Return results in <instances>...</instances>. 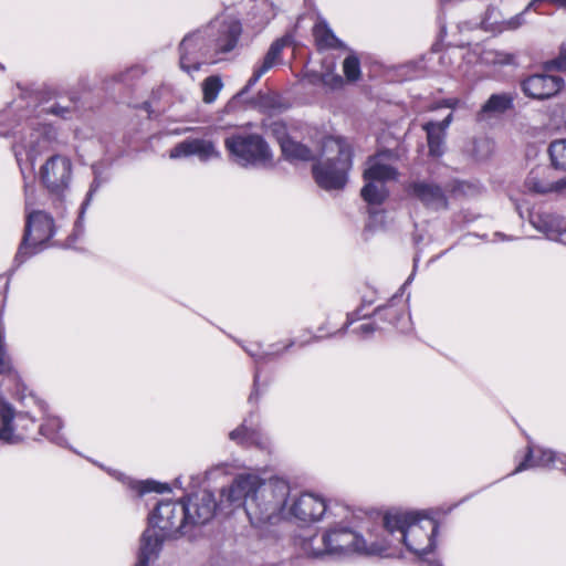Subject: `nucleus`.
Listing matches in <instances>:
<instances>
[{
	"label": "nucleus",
	"instance_id": "1",
	"mask_svg": "<svg viewBox=\"0 0 566 566\" xmlns=\"http://www.w3.org/2000/svg\"><path fill=\"white\" fill-rule=\"evenodd\" d=\"M381 521L386 532L399 534L410 553L424 556L436 548L439 523L427 511L392 507L384 512Z\"/></svg>",
	"mask_w": 566,
	"mask_h": 566
},
{
	"label": "nucleus",
	"instance_id": "2",
	"mask_svg": "<svg viewBox=\"0 0 566 566\" xmlns=\"http://www.w3.org/2000/svg\"><path fill=\"white\" fill-rule=\"evenodd\" d=\"M323 155L326 161L313 166L315 181L325 190L343 189L353 165L350 145L340 137H328L323 143Z\"/></svg>",
	"mask_w": 566,
	"mask_h": 566
},
{
	"label": "nucleus",
	"instance_id": "3",
	"mask_svg": "<svg viewBox=\"0 0 566 566\" xmlns=\"http://www.w3.org/2000/svg\"><path fill=\"white\" fill-rule=\"evenodd\" d=\"M302 547L312 557L350 554L370 555L375 552V548L368 546L365 538L356 530L343 525L328 528L319 539L316 535L304 538Z\"/></svg>",
	"mask_w": 566,
	"mask_h": 566
},
{
	"label": "nucleus",
	"instance_id": "4",
	"mask_svg": "<svg viewBox=\"0 0 566 566\" xmlns=\"http://www.w3.org/2000/svg\"><path fill=\"white\" fill-rule=\"evenodd\" d=\"M224 146L232 160L242 167H268L273 163L269 144L258 134H233L226 138Z\"/></svg>",
	"mask_w": 566,
	"mask_h": 566
},
{
	"label": "nucleus",
	"instance_id": "5",
	"mask_svg": "<svg viewBox=\"0 0 566 566\" xmlns=\"http://www.w3.org/2000/svg\"><path fill=\"white\" fill-rule=\"evenodd\" d=\"M185 500L184 497H168L159 501L149 515V524L170 537L177 533H186V528L189 526V507Z\"/></svg>",
	"mask_w": 566,
	"mask_h": 566
},
{
	"label": "nucleus",
	"instance_id": "6",
	"mask_svg": "<svg viewBox=\"0 0 566 566\" xmlns=\"http://www.w3.org/2000/svg\"><path fill=\"white\" fill-rule=\"evenodd\" d=\"M54 234V222L44 211H30L27 216L23 240L17 253L21 262L28 256L38 253L41 245Z\"/></svg>",
	"mask_w": 566,
	"mask_h": 566
},
{
	"label": "nucleus",
	"instance_id": "7",
	"mask_svg": "<svg viewBox=\"0 0 566 566\" xmlns=\"http://www.w3.org/2000/svg\"><path fill=\"white\" fill-rule=\"evenodd\" d=\"M230 504H242L247 516L254 527L274 525L283 520L282 497H227Z\"/></svg>",
	"mask_w": 566,
	"mask_h": 566
},
{
	"label": "nucleus",
	"instance_id": "8",
	"mask_svg": "<svg viewBox=\"0 0 566 566\" xmlns=\"http://www.w3.org/2000/svg\"><path fill=\"white\" fill-rule=\"evenodd\" d=\"M72 164L69 158L55 155L50 157L40 169V179L48 191L61 199L70 187Z\"/></svg>",
	"mask_w": 566,
	"mask_h": 566
},
{
	"label": "nucleus",
	"instance_id": "9",
	"mask_svg": "<svg viewBox=\"0 0 566 566\" xmlns=\"http://www.w3.org/2000/svg\"><path fill=\"white\" fill-rule=\"evenodd\" d=\"M214 57L206 31L184 38L180 43V67L187 73L198 71L208 59Z\"/></svg>",
	"mask_w": 566,
	"mask_h": 566
},
{
	"label": "nucleus",
	"instance_id": "10",
	"mask_svg": "<svg viewBox=\"0 0 566 566\" xmlns=\"http://www.w3.org/2000/svg\"><path fill=\"white\" fill-rule=\"evenodd\" d=\"M326 510L325 497H282L283 520L315 522L323 517Z\"/></svg>",
	"mask_w": 566,
	"mask_h": 566
},
{
	"label": "nucleus",
	"instance_id": "11",
	"mask_svg": "<svg viewBox=\"0 0 566 566\" xmlns=\"http://www.w3.org/2000/svg\"><path fill=\"white\" fill-rule=\"evenodd\" d=\"M213 55L232 51L241 35V24L233 18L216 20L206 30Z\"/></svg>",
	"mask_w": 566,
	"mask_h": 566
},
{
	"label": "nucleus",
	"instance_id": "12",
	"mask_svg": "<svg viewBox=\"0 0 566 566\" xmlns=\"http://www.w3.org/2000/svg\"><path fill=\"white\" fill-rule=\"evenodd\" d=\"M552 166H538L530 171L524 186L536 195L566 196V177H556Z\"/></svg>",
	"mask_w": 566,
	"mask_h": 566
},
{
	"label": "nucleus",
	"instance_id": "13",
	"mask_svg": "<svg viewBox=\"0 0 566 566\" xmlns=\"http://www.w3.org/2000/svg\"><path fill=\"white\" fill-rule=\"evenodd\" d=\"M0 418L2 426L0 428V441L17 444L24 440L25 433L33 426V420L27 415H19L18 422L13 424L14 412L12 407L0 397Z\"/></svg>",
	"mask_w": 566,
	"mask_h": 566
},
{
	"label": "nucleus",
	"instance_id": "14",
	"mask_svg": "<svg viewBox=\"0 0 566 566\" xmlns=\"http://www.w3.org/2000/svg\"><path fill=\"white\" fill-rule=\"evenodd\" d=\"M565 81L557 75L534 74L526 77L522 84L523 93L533 99H548L563 91Z\"/></svg>",
	"mask_w": 566,
	"mask_h": 566
},
{
	"label": "nucleus",
	"instance_id": "15",
	"mask_svg": "<svg viewBox=\"0 0 566 566\" xmlns=\"http://www.w3.org/2000/svg\"><path fill=\"white\" fill-rule=\"evenodd\" d=\"M395 158L391 151L379 153L370 157L367 161V168L364 171V179L375 180L381 184L396 180L398 172L391 164Z\"/></svg>",
	"mask_w": 566,
	"mask_h": 566
},
{
	"label": "nucleus",
	"instance_id": "16",
	"mask_svg": "<svg viewBox=\"0 0 566 566\" xmlns=\"http://www.w3.org/2000/svg\"><path fill=\"white\" fill-rule=\"evenodd\" d=\"M170 537L158 527L150 525L143 532L140 537V546L135 566H149L153 557H156L161 551L166 538Z\"/></svg>",
	"mask_w": 566,
	"mask_h": 566
},
{
	"label": "nucleus",
	"instance_id": "17",
	"mask_svg": "<svg viewBox=\"0 0 566 566\" xmlns=\"http://www.w3.org/2000/svg\"><path fill=\"white\" fill-rule=\"evenodd\" d=\"M192 155L198 156L201 160H208L219 157L220 153L212 142L199 138L186 139L177 144L169 153V157L172 159Z\"/></svg>",
	"mask_w": 566,
	"mask_h": 566
},
{
	"label": "nucleus",
	"instance_id": "18",
	"mask_svg": "<svg viewBox=\"0 0 566 566\" xmlns=\"http://www.w3.org/2000/svg\"><path fill=\"white\" fill-rule=\"evenodd\" d=\"M189 507V526L203 525L216 514V497H185Z\"/></svg>",
	"mask_w": 566,
	"mask_h": 566
},
{
	"label": "nucleus",
	"instance_id": "19",
	"mask_svg": "<svg viewBox=\"0 0 566 566\" xmlns=\"http://www.w3.org/2000/svg\"><path fill=\"white\" fill-rule=\"evenodd\" d=\"M409 189L415 197L429 208L444 209L448 206L444 192L437 185L418 181L411 184Z\"/></svg>",
	"mask_w": 566,
	"mask_h": 566
},
{
	"label": "nucleus",
	"instance_id": "20",
	"mask_svg": "<svg viewBox=\"0 0 566 566\" xmlns=\"http://www.w3.org/2000/svg\"><path fill=\"white\" fill-rule=\"evenodd\" d=\"M285 43L286 42L284 39H279L271 44L262 63L254 69L252 76L247 83L245 91L253 86L262 77V75H264L269 70H271L275 64L280 62V56L283 48L285 46Z\"/></svg>",
	"mask_w": 566,
	"mask_h": 566
},
{
	"label": "nucleus",
	"instance_id": "21",
	"mask_svg": "<svg viewBox=\"0 0 566 566\" xmlns=\"http://www.w3.org/2000/svg\"><path fill=\"white\" fill-rule=\"evenodd\" d=\"M452 115L449 114L441 123H428L423 126L428 136L429 153L439 157L443 153L444 130L450 125Z\"/></svg>",
	"mask_w": 566,
	"mask_h": 566
},
{
	"label": "nucleus",
	"instance_id": "22",
	"mask_svg": "<svg viewBox=\"0 0 566 566\" xmlns=\"http://www.w3.org/2000/svg\"><path fill=\"white\" fill-rule=\"evenodd\" d=\"M313 36L318 50L346 49L345 44L333 33L325 20L319 19L315 23Z\"/></svg>",
	"mask_w": 566,
	"mask_h": 566
},
{
	"label": "nucleus",
	"instance_id": "23",
	"mask_svg": "<svg viewBox=\"0 0 566 566\" xmlns=\"http://www.w3.org/2000/svg\"><path fill=\"white\" fill-rule=\"evenodd\" d=\"M48 145V139L39 130L31 133L30 138L20 145L14 146L17 160L21 161L22 150L25 151L28 159L33 165L36 156L42 153Z\"/></svg>",
	"mask_w": 566,
	"mask_h": 566
},
{
	"label": "nucleus",
	"instance_id": "24",
	"mask_svg": "<svg viewBox=\"0 0 566 566\" xmlns=\"http://www.w3.org/2000/svg\"><path fill=\"white\" fill-rule=\"evenodd\" d=\"M556 461L557 455L554 451L539 450L538 454L534 455V450L531 447H528L525 460L516 467L514 473L533 467L548 468L551 465H554ZM560 463L563 464L564 462L560 460Z\"/></svg>",
	"mask_w": 566,
	"mask_h": 566
},
{
	"label": "nucleus",
	"instance_id": "25",
	"mask_svg": "<svg viewBox=\"0 0 566 566\" xmlns=\"http://www.w3.org/2000/svg\"><path fill=\"white\" fill-rule=\"evenodd\" d=\"M262 485V480L251 473L237 476L228 490L227 495H255Z\"/></svg>",
	"mask_w": 566,
	"mask_h": 566
},
{
	"label": "nucleus",
	"instance_id": "26",
	"mask_svg": "<svg viewBox=\"0 0 566 566\" xmlns=\"http://www.w3.org/2000/svg\"><path fill=\"white\" fill-rule=\"evenodd\" d=\"M129 486V490L138 493L139 495H145L147 493H171L172 488L168 483H160L155 480H144L137 481L129 478H125L123 480Z\"/></svg>",
	"mask_w": 566,
	"mask_h": 566
},
{
	"label": "nucleus",
	"instance_id": "27",
	"mask_svg": "<svg viewBox=\"0 0 566 566\" xmlns=\"http://www.w3.org/2000/svg\"><path fill=\"white\" fill-rule=\"evenodd\" d=\"M514 97L510 93L492 94L481 108V114H502L512 108Z\"/></svg>",
	"mask_w": 566,
	"mask_h": 566
},
{
	"label": "nucleus",
	"instance_id": "28",
	"mask_svg": "<svg viewBox=\"0 0 566 566\" xmlns=\"http://www.w3.org/2000/svg\"><path fill=\"white\" fill-rule=\"evenodd\" d=\"M281 150L284 157L292 161H307L314 158L313 153L308 147L291 138L282 142Z\"/></svg>",
	"mask_w": 566,
	"mask_h": 566
},
{
	"label": "nucleus",
	"instance_id": "29",
	"mask_svg": "<svg viewBox=\"0 0 566 566\" xmlns=\"http://www.w3.org/2000/svg\"><path fill=\"white\" fill-rule=\"evenodd\" d=\"M365 181L366 185L360 191L363 199L369 205H381L388 197V190L385 185L375 180Z\"/></svg>",
	"mask_w": 566,
	"mask_h": 566
},
{
	"label": "nucleus",
	"instance_id": "30",
	"mask_svg": "<svg viewBox=\"0 0 566 566\" xmlns=\"http://www.w3.org/2000/svg\"><path fill=\"white\" fill-rule=\"evenodd\" d=\"M202 94H203V102L207 104L213 103L219 92L221 91L223 83L221 81V77L218 75H211L205 78L202 82Z\"/></svg>",
	"mask_w": 566,
	"mask_h": 566
},
{
	"label": "nucleus",
	"instance_id": "31",
	"mask_svg": "<svg viewBox=\"0 0 566 566\" xmlns=\"http://www.w3.org/2000/svg\"><path fill=\"white\" fill-rule=\"evenodd\" d=\"M61 428H62L61 420L59 418H51L45 423H43L41 426L40 430H41V433L43 436H45L46 438H49L50 440H52L56 443H62L63 438L59 433Z\"/></svg>",
	"mask_w": 566,
	"mask_h": 566
},
{
	"label": "nucleus",
	"instance_id": "32",
	"mask_svg": "<svg viewBox=\"0 0 566 566\" xmlns=\"http://www.w3.org/2000/svg\"><path fill=\"white\" fill-rule=\"evenodd\" d=\"M343 72L348 81L360 77V62L355 54H349L343 62Z\"/></svg>",
	"mask_w": 566,
	"mask_h": 566
},
{
	"label": "nucleus",
	"instance_id": "33",
	"mask_svg": "<svg viewBox=\"0 0 566 566\" xmlns=\"http://www.w3.org/2000/svg\"><path fill=\"white\" fill-rule=\"evenodd\" d=\"M543 67L545 71H566V44L563 43L559 46L558 55L554 59L547 60L543 63Z\"/></svg>",
	"mask_w": 566,
	"mask_h": 566
},
{
	"label": "nucleus",
	"instance_id": "34",
	"mask_svg": "<svg viewBox=\"0 0 566 566\" xmlns=\"http://www.w3.org/2000/svg\"><path fill=\"white\" fill-rule=\"evenodd\" d=\"M263 127L277 139L281 147H282V142L290 139V137L286 134V126L282 122H273V123H270L269 125L264 123Z\"/></svg>",
	"mask_w": 566,
	"mask_h": 566
},
{
	"label": "nucleus",
	"instance_id": "35",
	"mask_svg": "<svg viewBox=\"0 0 566 566\" xmlns=\"http://www.w3.org/2000/svg\"><path fill=\"white\" fill-rule=\"evenodd\" d=\"M11 364L10 359L6 353L4 344H3V335L0 331V374H8V377L12 380H15V375H11Z\"/></svg>",
	"mask_w": 566,
	"mask_h": 566
},
{
	"label": "nucleus",
	"instance_id": "36",
	"mask_svg": "<svg viewBox=\"0 0 566 566\" xmlns=\"http://www.w3.org/2000/svg\"><path fill=\"white\" fill-rule=\"evenodd\" d=\"M253 434V431L249 429L244 423L239 428L234 429L230 432L229 437L231 440L237 441L239 443H243L248 441Z\"/></svg>",
	"mask_w": 566,
	"mask_h": 566
},
{
	"label": "nucleus",
	"instance_id": "37",
	"mask_svg": "<svg viewBox=\"0 0 566 566\" xmlns=\"http://www.w3.org/2000/svg\"><path fill=\"white\" fill-rule=\"evenodd\" d=\"M72 109L70 107H62L60 105H54L50 108V113L66 118L71 114Z\"/></svg>",
	"mask_w": 566,
	"mask_h": 566
},
{
	"label": "nucleus",
	"instance_id": "38",
	"mask_svg": "<svg viewBox=\"0 0 566 566\" xmlns=\"http://www.w3.org/2000/svg\"><path fill=\"white\" fill-rule=\"evenodd\" d=\"M507 23V29L514 30L517 29L523 23V17L522 14L516 15L515 18L511 19Z\"/></svg>",
	"mask_w": 566,
	"mask_h": 566
},
{
	"label": "nucleus",
	"instance_id": "39",
	"mask_svg": "<svg viewBox=\"0 0 566 566\" xmlns=\"http://www.w3.org/2000/svg\"><path fill=\"white\" fill-rule=\"evenodd\" d=\"M358 331L360 334L363 335H369L371 334L374 331H375V326L373 323H363L359 327H358Z\"/></svg>",
	"mask_w": 566,
	"mask_h": 566
},
{
	"label": "nucleus",
	"instance_id": "40",
	"mask_svg": "<svg viewBox=\"0 0 566 566\" xmlns=\"http://www.w3.org/2000/svg\"><path fill=\"white\" fill-rule=\"evenodd\" d=\"M25 207H27V210H29V207H30V195H29V191H28V187H25Z\"/></svg>",
	"mask_w": 566,
	"mask_h": 566
},
{
	"label": "nucleus",
	"instance_id": "41",
	"mask_svg": "<svg viewBox=\"0 0 566 566\" xmlns=\"http://www.w3.org/2000/svg\"><path fill=\"white\" fill-rule=\"evenodd\" d=\"M558 240L566 243V229L559 233Z\"/></svg>",
	"mask_w": 566,
	"mask_h": 566
},
{
	"label": "nucleus",
	"instance_id": "42",
	"mask_svg": "<svg viewBox=\"0 0 566 566\" xmlns=\"http://www.w3.org/2000/svg\"><path fill=\"white\" fill-rule=\"evenodd\" d=\"M253 397H254V392L250 395V398H249V399H250V400H252V399H253Z\"/></svg>",
	"mask_w": 566,
	"mask_h": 566
}]
</instances>
